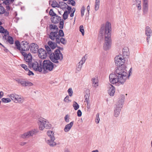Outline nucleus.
I'll return each mask as SVG.
<instances>
[{
  "instance_id": "nucleus-1",
  "label": "nucleus",
  "mask_w": 152,
  "mask_h": 152,
  "mask_svg": "<svg viewBox=\"0 0 152 152\" xmlns=\"http://www.w3.org/2000/svg\"><path fill=\"white\" fill-rule=\"evenodd\" d=\"M126 70L122 67H119L116 69L114 74H111L109 76L110 81L112 84L118 83L123 84L127 78V73Z\"/></svg>"
},
{
  "instance_id": "nucleus-2",
  "label": "nucleus",
  "mask_w": 152,
  "mask_h": 152,
  "mask_svg": "<svg viewBox=\"0 0 152 152\" xmlns=\"http://www.w3.org/2000/svg\"><path fill=\"white\" fill-rule=\"evenodd\" d=\"M104 29L105 41L103 45V49L104 50H109L111 47L112 40L111 38V23L108 22H107L106 23L105 27L104 25L102 26L100 29L99 33L101 34L99 35L102 37L103 34L104 33Z\"/></svg>"
},
{
  "instance_id": "nucleus-3",
  "label": "nucleus",
  "mask_w": 152,
  "mask_h": 152,
  "mask_svg": "<svg viewBox=\"0 0 152 152\" xmlns=\"http://www.w3.org/2000/svg\"><path fill=\"white\" fill-rule=\"evenodd\" d=\"M49 57L53 62L56 64L61 61L63 58V55L59 49L55 50L54 53L50 54Z\"/></svg>"
},
{
  "instance_id": "nucleus-4",
  "label": "nucleus",
  "mask_w": 152,
  "mask_h": 152,
  "mask_svg": "<svg viewBox=\"0 0 152 152\" xmlns=\"http://www.w3.org/2000/svg\"><path fill=\"white\" fill-rule=\"evenodd\" d=\"M47 133L48 137V139L47 142V143L51 147L56 145V143L54 141L55 138L54 136L53 132L49 130L48 131Z\"/></svg>"
},
{
  "instance_id": "nucleus-5",
  "label": "nucleus",
  "mask_w": 152,
  "mask_h": 152,
  "mask_svg": "<svg viewBox=\"0 0 152 152\" xmlns=\"http://www.w3.org/2000/svg\"><path fill=\"white\" fill-rule=\"evenodd\" d=\"M54 65L49 60H45L43 62L42 68L45 71H52Z\"/></svg>"
},
{
  "instance_id": "nucleus-6",
  "label": "nucleus",
  "mask_w": 152,
  "mask_h": 152,
  "mask_svg": "<svg viewBox=\"0 0 152 152\" xmlns=\"http://www.w3.org/2000/svg\"><path fill=\"white\" fill-rule=\"evenodd\" d=\"M28 65L30 68H32L35 71L39 72H41L42 71L41 64L39 66L37 61L31 62L30 63H28Z\"/></svg>"
},
{
  "instance_id": "nucleus-7",
  "label": "nucleus",
  "mask_w": 152,
  "mask_h": 152,
  "mask_svg": "<svg viewBox=\"0 0 152 152\" xmlns=\"http://www.w3.org/2000/svg\"><path fill=\"white\" fill-rule=\"evenodd\" d=\"M38 132L37 129H34L27 132H25L20 135V137L23 139L28 138L32 136L34 134H36Z\"/></svg>"
},
{
  "instance_id": "nucleus-8",
  "label": "nucleus",
  "mask_w": 152,
  "mask_h": 152,
  "mask_svg": "<svg viewBox=\"0 0 152 152\" xmlns=\"http://www.w3.org/2000/svg\"><path fill=\"white\" fill-rule=\"evenodd\" d=\"M39 121L40 123L39 127L40 130H42L44 128L49 129L51 127V125L48 122L44 120Z\"/></svg>"
},
{
  "instance_id": "nucleus-9",
  "label": "nucleus",
  "mask_w": 152,
  "mask_h": 152,
  "mask_svg": "<svg viewBox=\"0 0 152 152\" xmlns=\"http://www.w3.org/2000/svg\"><path fill=\"white\" fill-rule=\"evenodd\" d=\"M121 57V55L116 56L115 58V64L117 66H120L123 65L124 63L125 60L123 57Z\"/></svg>"
},
{
  "instance_id": "nucleus-10",
  "label": "nucleus",
  "mask_w": 152,
  "mask_h": 152,
  "mask_svg": "<svg viewBox=\"0 0 152 152\" xmlns=\"http://www.w3.org/2000/svg\"><path fill=\"white\" fill-rule=\"evenodd\" d=\"M22 54L24 56V60L28 63H30L32 61V56L30 53H27L24 51H21Z\"/></svg>"
},
{
  "instance_id": "nucleus-11",
  "label": "nucleus",
  "mask_w": 152,
  "mask_h": 152,
  "mask_svg": "<svg viewBox=\"0 0 152 152\" xmlns=\"http://www.w3.org/2000/svg\"><path fill=\"white\" fill-rule=\"evenodd\" d=\"M21 49L22 51L25 52L28 50L29 49L30 45L26 41H22L21 42Z\"/></svg>"
},
{
  "instance_id": "nucleus-12",
  "label": "nucleus",
  "mask_w": 152,
  "mask_h": 152,
  "mask_svg": "<svg viewBox=\"0 0 152 152\" xmlns=\"http://www.w3.org/2000/svg\"><path fill=\"white\" fill-rule=\"evenodd\" d=\"M38 53L39 57L41 59H45L48 56H49L46 51L42 48L39 49Z\"/></svg>"
},
{
  "instance_id": "nucleus-13",
  "label": "nucleus",
  "mask_w": 152,
  "mask_h": 152,
  "mask_svg": "<svg viewBox=\"0 0 152 152\" xmlns=\"http://www.w3.org/2000/svg\"><path fill=\"white\" fill-rule=\"evenodd\" d=\"M39 46L35 43H31L30 45L29 49L31 52L33 53H37L38 51Z\"/></svg>"
},
{
  "instance_id": "nucleus-14",
  "label": "nucleus",
  "mask_w": 152,
  "mask_h": 152,
  "mask_svg": "<svg viewBox=\"0 0 152 152\" xmlns=\"http://www.w3.org/2000/svg\"><path fill=\"white\" fill-rule=\"evenodd\" d=\"M58 31H51V32L49 35V38L52 40H56V42H57V39L59 38V37H58Z\"/></svg>"
},
{
  "instance_id": "nucleus-15",
  "label": "nucleus",
  "mask_w": 152,
  "mask_h": 152,
  "mask_svg": "<svg viewBox=\"0 0 152 152\" xmlns=\"http://www.w3.org/2000/svg\"><path fill=\"white\" fill-rule=\"evenodd\" d=\"M152 31L151 29L148 26H147L145 28V34L148 36L147 38V40L148 43H149L148 39L150 38Z\"/></svg>"
},
{
  "instance_id": "nucleus-16",
  "label": "nucleus",
  "mask_w": 152,
  "mask_h": 152,
  "mask_svg": "<svg viewBox=\"0 0 152 152\" xmlns=\"http://www.w3.org/2000/svg\"><path fill=\"white\" fill-rule=\"evenodd\" d=\"M52 22L54 23H58L61 20V17L58 16L57 15L56 16L52 17L51 18Z\"/></svg>"
},
{
  "instance_id": "nucleus-17",
  "label": "nucleus",
  "mask_w": 152,
  "mask_h": 152,
  "mask_svg": "<svg viewBox=\"0 0 152 152\" xmlns=\"http://www.w3.org/2000/svg\"><path fill=\"white\" fill-rule=\"evenodd\" d=\"M15 102L19 103H22L24 100V98L21 97V96L16 94L15 97Z\"/></svg>"
},
{
  "instance_id": "nucleus-18",
  "label": "nucleus",
  "mask_w": 152,
  "mask_h": 152,
  "mask_svg": "<svg viewBox=\"0 0 152 152\" xmlns=\"http://www.w3.org/2000/svg\"><path fill=\"white\" fill-rule=\"evenodd\" d=\"M86 59L85 56H84L82 58L81 60L79 62L77 70L78 71H80L82 67L83 64L85 62Z\"/></svg>"
},
{
  "instance_id": "nucleus-19",
  "label": "nucleus",
  "mask_w": 152,
  "mask_h": 152,
  "mask_svg": "<svg viewBox=\"0 0 152 152\" xmlns=\"http://www.w3.org/2000/svg\"><path fill=\"white\" fill-rule=\"evenodd\" d=\"M109 87L110 88L108 91V93L110 96H113L114 95L115 92V88L111 84H110Z\"/></svg>"
},
{
  "instance_id": "nucleus-20",
  "label": "nucleus",
  "mask_w": 152,
  "mask_h": 152,
  "mask_svg": "<svg viewBox=\"0 0 152 152\" xmlns=\"http://www.w3.org/2000/svg\"><path fill=\"white\" fill-rule=\"evenodd\" d=\"M148 10V2L143 3V11L144 14H147Z\"/></svg>"
},
{
  "instance_id": "nucleus-21",
  "label": "nucleus",
  "mask_w": 152,
  "mask_h": 152,
  "mask_svg": "<svg viewBox=\"0 0 152 152\" xmlns=\"http://www.w3.org/2000/svg\"><path fill=\"white\" fill-rule=\"evenodd\" d=\"M60 42L63 45H65L66 44L67 41L64 38L62 37L61 38L59 37V38H57L56 43L59 44Z\"/></svg>"
},
{
  "instance_id": "nucleus-22",
  "label": "nucleus",
  "mask_w": 152,
  "mask_h": 152,
  "mask_svg": "<svg viewBox=\"0 0 152 152\" xmlns=\"http://www.w3.org/2000/svg\"><path fill=\"white\" fill-rule=\"evenodd\" d=\"M73 124V122L72 121L69 124H67L64 129V131L66 132H68L71 129Z\"/></svg>"
},
{
  "instance_id": "nucleus-23",
  "label": "nucleus",
  "mask_w": 152,
  "mask_h": 152,
  "mask_svg": "<svg viewBox=\"0 0 152 152\" xmlns=\"http://www.w3.org/2000/svg\"><path fill=\"white\" fill-rule=\"evenodd\" d=\"M56 42H53L52 41H49L48 42V44L49 46H50L52 49H54L56 47H57V44Z\"/></svg>"
},
{
  "instance_id": "nucleus-24",
  "label": "nucleus",
  "mask_w": 152,
  "mask_h": 152,
  "mask_svg": "<svg viewBox=\"0 0 152 152\" xmlns=\"http://www.w3.org/2000/svg\"><path fill=\"white\" fill-rule=\"evenodd\" d=\"M121 107H122L121 106H118V107H117V108L114 110V115L115 117H117L119 115L121 111Z\"/></svg>"
},
{
  "instance_id": "nucleus-25",
  "label": "nucleus",
  "mask_w": 152,
  "mask_h": 152,
  "mask_svg": "<svg viewBox=\"0 0 152 152\" xmlns=\"http://www.w3.org/2000/svg\"><path fill=\"white\" fill-rule=\"evenodd\" d=\"M45 46L47 51L46 52L50 56V54H51L52 53L51 49L47 45H45Z\"/></svg>"
},
{
  "instance_id": "nucleus-26",
  "label": "nucleus",
  "mask_w": 152,
  "mask_h": 152,
  "mask_svg": "<svg viewBox=\"0 0 152 152\" xmlns=\"http://www.w3.org/2000/svg\"><path fill=\"white\" fill-rule=\"evenodd\" d=\"M49 28L50 30L52 29H56V31H58V28L57 26L55 24H51L49 25Z\"/></svg>"
},
{
  "instance_id": "nucleus-27",
  "label": "nucleus",
  "mask_w": 152,
  "mask_h": 152,
  "mask_svg": "<svg viewBox=\"0 0 152 152\" xmlns=\"http://www.w3.org/2000/svg\"><path fill=\"white\" fill-rule=\"evenodd\" d=\"M52 7H53L55 8L56 7H59L60 5L58 4L57 2L56 1H53L52 2V3L51 5Z\"/></svg>"
},
{
  "instance_id": "nucleus-28",
  "label": "nucleus",
  "mask_w": 152,
  "mask_h": 152,
  "mask_svg": "<svg viewBox=\"0 0 152 152\" xmlns=\"http://www.w3.org/2000/svg\"><path fill=\"white\" fill-rule=\"evenodd\" d=\"M16 81L18 83L20 84L22 86H24L25 83V81H23L22 80L20 79H17Z\"/></svg>"
},
{
  "instance_id": "nucleus-29",
  "label": "nucleus",
  "mask_w": 152,
  "mask_h": 152,
  "mask_svg": "<svg viewBox=\"0 0 152 152\" xmlns=\"http://www.w3.org/2000/svg\"><path fill=\"white\" fill-rule=\"evenodd\" d=\"M7 41L10 44L12 45L14 43V40L13 38L10 36H8Z\"/></svg>"
},
{
  "instance_id": "nucleus-30",
  "label": "nucleus",
  "mask_w": 152,
  "mask_h": 152,
  "mask_svg": "<svg viewBox=\"0 0 152 152\" xmlns=\"http://www.w3.org/2000/svg\"><path fill=\"white\" fill-rule=\"evenodd\" d=\"M15 46L17 47V49L20 50H21L20 45V42L18 40H16L15 42Z\"/></svg>"
},
{
  "instance_id": "nucleus-31",
  "label": "nucleus",
  "mask_w": 152,
  "mask_h": 152,
  "mask_svg": "<svg viewBox=\"0 0 152 152\" xmlns=\"http://www.w3.org/2000/svg\"><path fill=\"white\" fill-rule=\"evenodd\" d=\"M92 81L93 83L95 85L94 86L96 87L98 86V81L96 79L92 78Z\"/></svg>"
},
{
  "instance_id": "nucleus-32",
  "label": "nucleus",
  "mask_w": 152,
  "mask_h": 152,
  "mask_svg": "<svg viewBox=\"0 0 152 152\" xmlns=\"http://www.w3.org/2000/svg\"><path fill=\"white\" fill-rule=\"evenodd\" d=\"M121 100L118 101V103L119 104H118V106H121L122 107V105L124 102V96L123 95H121Z\"/></svg>"
},
{
  "instance_id": "nucleus-33",
  "label": "nucleus",
  "mask_w": 152,
  "mask_h": 152,
  "mask_svg": "<svg viewBox=\"0 0 152 152\" xmlns=\"http://www.w3.org/2000/svg\"><path fill=\"white\" fill-rule=\"evenodd\" d=\"M1 101L3 102L7 103L10 102L11 100L9 98H3L1 99Z\"/></svg>"
},
{
  "instance_id": "nucleus-34",
  "label": "nucleus",
  "mask_w": 152,
  "mask_h": 152,
  "mask_svg": "<svg viewBox=\"0 0 152 152\" xmlns=\"http://www.w3.org/2000/svg\"><path fill=\"white\" fill-rule=\"evenodd\" d=\"M73 106L75 110H77L79 107V104L75 101H74L73 102Z\"/></svg>"
},
{
  "instance_id": "nucleus-35",
  "label": "nucleus",
  "mask_w": 152,
  "mask_h": 152,
  "mask_svg": "<svg viewBox=\"0 0 152 152\" xmlns=\"http://www.w3.org/2000/svg\"><path fill=\"white\" fill-rule=\"evenodd\" d=\"M16 94H12L9 95H8L7 96H9L11 99L13 101L15 102V97L16 95Z\"/></svg>"
},
{
  "instance_id": "nucleus-36",
  "label": "nucleus",
  "mask_w": 152,
  "mask_h": 152,
  "mask_svg": "<svg viewBox=\"0 0 152 152\" xmlns=\"http://www.w3.org/2000/svg\"><path fill=\"white\" fill-rule=\"evenodd\" d=\"M58 37H63L64 36V33L62 29H60L59 30L58 32Z\"/></svg>"
},
{
  "instance_id": "nucleus-37",
  "label": "nucleus",
  "mask_w": 152,
  "mask_h": 152,
  "mask_svg": "<svg viewBox=\"0 0 152 152\" xmlns=\"http://www.w3.org/2000/svg\"><path fill=\"white\" fill-rule=\"evenodd\" d=\"M135 4L137 5V6L139 10H140L141 8V0H140V2H138L137 1H135Z\"/></svg>"
},
{
  "instance_id": "nucleus-38",
  "label": "nucleus",
  "mask_w": 152,
  "mask_h": 152,
  "mask_svg": "<svg viewBox=\"0 0 152 152\" xmlns=\"http://www.w3.org/2000/svg\"><path fill=\"white\" fill-rule=\"evenodd\" d=\"M90 96V93H86L84 96L85 100H86V102H88L89 101V97Z\"/></svg>"
},
{
  "instance_id": "nucleus-39",
  "label": "nucleus",
  "mask_w": 152,
  "mask_h": 152,
  "mask_svg": "<svg viewBox=\"0 0 152 152\" xmlns=\"http://www.w3.org/2000/svg\"><path fill=\"white\" fill-rule=\"evenodd\" d=\"M33 84L32 83L28 81H25L24 86H33Z\"/></svg>"
},
{
  "instance_id": "nucleus-40",
  "label": "nucleus",
  "mask_w": 152,
  "mask_h": 152,
  "mask_svg": "<svg viewBox=\"0 0 152 152\" xmlns=\"http://www.w3.org/2000/svg\"><path fill=\"white\" fill-rule=\"evenodd\" d=\"M59 21V28L61 29H62L64 27V20L62 19V20H61Z\"/></svg>"
},
{
  "instance_id": "nucleus-41",
  "label": "nucleus",
  "mask_w": 152,
  "mask_h": 152,
  "mask_svg": "<svg viewBox=\"0 0 152 152\" xmlns=\"http://www.w3.org/2000/svg\"><path fill=\"white\" fill-rule=\"evenodd\" d=\"M80 31L82 33L83 36L84 35V31L83 28V25H81L80 26Z\"/></svg>"
},
{
  "instance_id": "nucleus-42",
  "label": "nucleus",
  "mask_w": 152,
  "mask_h": 152,
  "mask_svg": "<svg viewBox=\"0 0 152 152\" xmlns=\"http://www.w3.org/2000/svg\"><path fill=\"white\" fill-rule=\"evenodd\" d=\"M68 15V12L67 11H66L64 12L63 15V19L64 20H66L67 18Z\"/></svg>"
},
{
  "instance_id": "nucleus-43",
  "label": "nucleus",
  "mask_w": 152,
  "mask_h": 152,
  "mask_svg": "<svg viewBox=\"0 0 152 152\" xmlns=\"http://www.w3.org/2000/svg\"><path fill=\"white\" fill-rule=\"evenodd\" d=\"M85 10V7L84 6H83L81 10V16L82 17L84 15V12Z\"/></svg>"
},
{
  "instance_id": "nucleus-44",
  "label": "nucleus",
  "mask_w": 152,
  "mask_h": 152,
  "mask_svg": "<svg viewBox=\"0 0 152 152\" xmlns=\"http://www.w3.org/2000/svg\"><path fill=\"white\" fill-rule=\"evenodd\" d=\"M68 92L70 96H71L72 95L73 92L71 88H69L68 90Z\"/></svg>"
},
{
  "instance_id": "nucleus-45",
  "label": "nucleus",
  "mask_w": 152,
  "mask_h": 152,
  "mask_svg": "<svg viewBox=\"0 0 152 152\" xmlns=\"http://www.w3.org/2000/svg\"><path fill=\"white\" fill-rule=\"evenodd\" d=\"M5 12V10L2 6L0 7V14H3Z\"/></svg>"
},
{
  "instance_id": "nucleus-46",
  "label": "nucleus",
  "mask_w": 152,
  "mask_h": 152,
  "mask_svg": "<svg viewBox=\"0 0 152 152\" xmlns=\"http://www.w3.org/2000/svg\"><path fill=\"white\" fill-rule=\"evenodd\" d=\"M69 96H67L64 99V101L66 102H69L71 101V100L69 99Z\"/></svg>"
},
{
  "instance_id": "nucleus-47",
  "label": "nucleus",
  "mask_w": 152,
  "mask_h": 152,
  "mask_svg": "<svg viewBox=\"0 0 152 152\" xmlns=\"http://www.w3.org/2000/svg\"><path fill=\"white\" fill-rule=\"evenodd\" d=\"M49 14L50 15L52 16V17L56 15V14L54 12L52 9H50L49 12Z\"/></svg>"
},
{
  "instance_id": "nucleus-48",
  "label": "nucleus",
  "mask_w": 152,
  "mask_h": 152,
  "mask_svg": "<svg viewBox=\"0 0 152 152\" xmlns=\"http://www.w3.org/2000/svg\"><path fill=\"white\" fill-rule=\"evenodd\" d=\"M71 1H72V2L71 3V5L73 6H75V2L74 0H69L67 3L68 4H70Z\"/></svg>"
},
{
  "instance_id": "nucleus-49",
  "label": "nucleus",
  "mask_w": 152,
  "mask_h": 152,
  "mask_svg": "<svg viewBox=\"0 0 152 152\" xmlns=\"http://www.w3.org/2000/svg\"><path fill=\"white\" fill-rule=\"evenodd\" d=\"M99 113H98L96 114V118L95 120L97 124L99 123V121H100V119H99Z\"/></svg>"
},
{
  "instance_id": "nucleus-50",
  "label": "nucleus",
  "mask_w": 152,
  "mask_h": 152,
  "mask_svg": "<svg viewBox=\"0 0 152 152\" xmlns=\"http://www.w3.org/2000/svg\"><path fill=\"white\" fill-rule=\"evenodd\" d=\"M21 66L24 68L26 71L28 70V69L27 68V66L24 64H21L20 65Z\"/></svg>"
},
{
  "instance_id": "nucleus-51",
  "label": "nucleus",
  "mask_w": 152,
  "mask_h": 152,
  "mask_svg": "<svg viewBox=\"0 0 152 152\" xmlns=\"http://www.w3.org/2000/svg\"><path fill=\"white\" fill-rule=\"evenodd\" d=\"M69 116L68 115H66L64 117V120L66 122H69Z\"/></svg>"
},
{
  "instance_id": "nucleus-52",
  "label": "nucleus",
  "mask_w": 152,
  "mask_h": 152,
  "mask_svg": "<svg viewBox=\"0 0 152 152\" xmlns=\"http://www.w3.org/2000/svg\"><path fill=\"white\" fill-rule=\"evenodd\" d=\"M99 4H96L95 3V10H97L99 8Z\"/></svg>"
},
{
  "instance_id": "nucleus-53",
  "label": "nucleus",
  "mask_w": 152,
  "mask_h": 152,
  "mask_svg": "<svg viewBox=\"0 0 152 152\" xmlns=\"http://www.w3.org/2000/svg\"><path fill=\"white\" fill-rule=\"evenodd\" d=\"M82 112L80 110H78L77 111V115L78 117H80L82 115Z\"/></svg>"
},
{
  "instance_id": "nucleus-54",
  "label": "nucleus",
  "mask_w": 152,
  "mask_h": 152,
  "mask_svg": "<svg viewBox=\"0 0 152 152\" xmlns=\"http://www.w3.org/2000/svg\"><path fill=\"white\" fill-rule=\"evenodd\" d=\"M5 30V29L2 26L0 27V33H4V31Z\"/></svg>"
},
{
  "instance_id": "nucleus-55",
  "label": "nucleus",
  "mask_w": 152,
  "mask_h": 152,
  "mask_svg": "<svg viewBox=\"0 0 152 152\" xmlns=\"http://www.w3.org/2000/svg\"><path fill=\"white\" fill-rule=\"evenodd\" d=\"M67 9L68 10V14H69L71 12V10H72V8L71 7L67 6Z\"/></svg>"
},
{
  "instance_id": "nucleus-56",
  "label": "nucleus",
  "mask_w": 152,
  "mask_h": 152,
  "mask_svg": "<svg viewBox=\"0 0 152 152\" xmlns=\"http://www.w3.org/2000/svg\"><path fill=\"white\" fill-rule=\"evenodd\" d=\"M28 75H29V76H30L31 75H34V73L31 71L29 70V69H28Z\"/></svg>"
},
{
  "instance_id": "nucleus-57",
  "label": "nucleus",
  "mask_w": 152,
  "mask_h": 152,
  "mask_svg": "<svg viewBox=\"0 0 152 152\" xmlns=\"http://www.w3.org/2000/svg\"><path fill=\"white\" fill-rule=\"evenodd\" d=\"M5 33L7 35H9V32L7 31V29H5V30L4 31V33Z\"/></svg>"
},
{
  "instance_id": "nucleus-58",
  "label": "nucleus",
  "mask_w": 152,
  "mask_h": 152,
  "mask_svg": "<svg viewBox=\"0 0 152 152\" xmlns=\"http://www.w3.org/2000/svg\"><path fill=\"white\" fill-rule=\"evenodd\" d=\"M4 3L6 5H9L10 4V2L7 1V0H5L4 1Z\"/></svg>"
},
{
  "instance_id": "nucleus-59",
  "label": "nucleus",
  "mask_w": 152,
  "mask_h": 152,
  "mask_svg": "<svg viewBox=\"0 0 152 152\" xmlns=\"http://www.w3.org/2000/svg\"><path fill=\"white\" fill-rule=\"evenodd\" d=\"M4 95V93L3 91H1L0 92V99Z\"/></svg>"
},
{
  "instance_id": "nucleus-60",
  "label": "nucleus",
  "mask_w": 152,
  "mask_h": 152,
  "mask_svg": "<svg viewBox=\"0 0 152 152\" xmlns=\"http://www.w3.org/2000/svg\"><path fill=\"white\" fill-rule=\"evenodd\" d=\"M132 68H131L129 70V75H127V78H129V77L130 76V75H131V73L132 72Z\"/></svg>"
},
{
  "instance_id": "nucleus-61",
  "label": "nucleus",
  "mask_w": 152,
  "mask_h": 152,
  "mask_svg": "<svg viewBox=\"0 0 152 152\" xmlns=\"http://www.w3.org/2000/svg\"><path fill=\"white\" fill-rule=\"evenodd\" d=\"M26 144V142H21L20 143V145H24Z\"/></svg>"
},
{
  "instance_id": "nucleus-62",
  "label": "nucleus",
  "mask_w": 152,
  "mask_h": 152,
  "mask_svg": "<svg viewBox=\"0 0 152 152\" xmlns=\"http://www.w3.org/2000/svg\"><path fill=\"white\" fill-rule=\"evenodd\" d=\"M59 4H61V5H64V4L67 5V4L65 2H60Z\"/></svg>"
},
{
  "instance_id": "nucleus-63",
  "label": "nucleus",
  "mask_w": 152,
  "mask_h": 152,
  "mask_svg": "<svg viewBox=\"0 0 152 152\" xmlns=\"http://www.w3.org/2000/svg\"><path fill=\"white\" fill-rule=\"evenodd\" d=\"M87 107L88 109H90V105L89 104V101L88 102H87Z\"/></svg>"
},
{
  "instance_id": "nucleus-64",
  "label": "nucleus",
  "mask_w": 152,
  "mask_h": 152,
  "mask_svg": "<svg viewBox=\"0 0 152 152\" xmlns=\"http://www.w3.org/2000/svg\"><path fill=\"white\" fill-rule=\"evenodd\" d=\"M124 50H123V54L124 55H127L128 54V53L127 52H126L124 51Z\"/></svg>"
}]
</instances>
